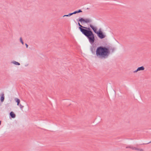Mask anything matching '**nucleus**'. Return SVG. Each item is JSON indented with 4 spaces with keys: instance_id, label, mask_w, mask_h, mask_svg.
<instances>
[{
    "instance_id": "1",
    "label": "nucleus",
    "mask_w": 151,
    "mask_h": 151,
    "mask_svg": "<svg viewBox=\"0 0 151 151\" xmlns=\"http://www.w3.org/2000/svg\"><path fill=\"white\" fill-rule=\"evenodd\" d=\"M110 53L109 46H100L96 49V55L94 57L96 59H104L108 58Z\"/></svg>"
},
{
    "instance_id": "2",
    "label": "nucleus",
    "mask_w": 151,
    "mask_h": 151,
    "mask_svg": "<svg viewBox=\"0 0 151 151\" xmlns=\"http://www.w3.org/2000/svg\"><path fill=\"white\" fill-rule=\"evenodd\" d=\"M83 34L88 39L89 42L91 45L93 44L95 40V36L94 34L90 28H88Z\"/></svg>"
},
{
    "instance_id": "3",
    "label": "nucleus",
    "mask_w": 151,
    "mask_h": 151,
    "mask_svg": "<svg viewBox=\"0 0 151 151\" xmlns=\"http://www.w3.org/2000/svg\"><path fill=\"white\" fill-rule=\"evenodd\" d=\"M78 24L79 26V29L83 34L89 28L82 26L80 24L79 22H78Z\"/></svg>"
},
{
    "instance_id": "4",
    "label": "nucleus",
    "mask_w": 151,
    "mask_h": 151,
    "mask_svg": "<svg viewBox=\"0 0 151 151\" xmlns=\"http://www.w3.org/2000/svg\"><path fill=\"white\" fill-rule=\"evenodd\" d=\"M97 34L98 36L101 39H102L105 37L106 36L104 35L100 29L98 32L96 34Z\"/></svg>"
},
{
    "instance_id": "5",
    "label": "nucleus",
    "mask_w": 151,
    "mask_h": 151,
    "mask_svg": "<svg viewBox=\"0 0 151 151\" xmlns=\"http://www.w3.org/2000/svg\"><path fill=\"white\" fill-rule=\"evenodd\" d=\"M78 22H85L87 23L89 22H91V20L88 19H84L82 18H79V19L78 20Z\"/></svg>"
},
{
    "instance_id": "6",
    "label": "nucleus",
    "mask_w": 151,
    "mask_h": 151,
    "mask_svg": "<svg viewBox=\"0 0 151 151\" xmlns=\"http://www.w3.org/2000/svg\"><path fill=\"white\" fill-rule=\"evenodd\" d=\"M92 45L90 46V50L92 53L95 55H96V49H95V47L93 45V44Z\"/></svg>"
},
{
    "instance_id": "7",
    "label": "nucleus",
    "mask_w": 151,
    "mask_h": 151,
    "mask_svg": "<svg viewBox=\"0 0 151 151\" xmlns=\"http://www.w3.org/2000/svg\"><path fill=\"white\" fill-rule=\"evenodd\" d=\"M89 26L95 33L96 34L98 32V31H97V28L96 27H94L91 24H90Z\"/></svg>"
},
{
    "instance_id": "8",
    "label": "nucleus",
    "mask_w": 151,
    "mask_h": 151,
    "mask_svg": "<svg viewBox=\"0 0 151 151\" xmlns=\"http://www.w3.org/2000/svg\"><path fill=\"white\" fill-rule=\"evenodd\" d=\"M9 115L10 116V117L12 118H15L16 117L15 114L13 111H11L10 112V113L9 114Z\"/></svg>"
},
{
    "instance_id": "9",
    "label": "nucleus",
    "mask_w": 151,
    "mask_h": 151,
    "mask_svg": "<svg viewBox=\"0 0 151 151\" xmlns=\"http://www.w3.org/2000/svg\"><path fill=\"white\" fill-rule=\"evenodd\" d=\"M4 93H2L1 96V102H2L4 101Z\"/></svg>"
},
{
    "instance_id": "10",
    "label": "nucleus",
    "mask_w": 151,
    "mask_h": 151,
    "mask_svg": "<svg viewBox=\"0 0 151 151\" xmlns=\"http://www.w3.org/2000/svg\"><path fill=\"white\" fill-rule=\"evenodd\" d=\"M145 69V68L143 66H142L140 67H138L137 68V70H138V71L144 70Z\"/></svg>"
},
{
    "instance_id": "11",
    "label": "nucleus",
    "mask_w": 151,
    "mask_h": 151,
    "mask_svg": "<svg viewBox=\"0 0 151 151\" xmlns=\"http://www.w3.org/2000/svg\"><path fill=\"white\" fill-rule=\"evenodd\" d=\"M15 100L16 101V102L17 103V106H19L20 101L19 99L17 98H16L15 99Z\"/></svg>"
},
{
    "instance_id": "12",
    "label": "nucleus",
    "mask_w": 151,
    "mask_h": 151,
    "mask_svg": "<svg viewBox=\"0 0 151 151\" xmlns=\"http://www.w3.org/2000/svg\"><path fill=\"white\" fill-rule=\"evenodd\" d=\"M82 12V11L80 9H79L78 10L74 11V12H73V14Z\"/></svg>"
},
{
    "instance_id": "13",
    "label": "nucleus",
    "mask_w": 151,
    "mask_h": 151,
    "mask_svg": "<svg viewBox=\"0 0 151 151\" xmlns=\"http://www.w3.org/2000/svg\"><path fill=\"white\" fill-rule=\"evenodd\" d=\"M73 14V13H69L68 14V15H64L63 17H70L71 15H72Z\"/></svg>"
},
{
    "instance_id": "14",
    "label": "nucleus",
    "mask_w": 151,
    "mask_h": 151,
    "mask_svg": "<svg viewBox=\"0 0 151 151\" xmlns=\"http://www.w3.org/2000/svg\"><path fill=\"white\" fill-rule=\"evenodd\" d=\"M13 63L14 64L17 65H20V64L19 63H18L17 62L15 61H13Z\"/></svg>"
},
{
    "instance_id": "15",
    "label": "nucleus",
    "mask_w": 151,
    "mask_h": 151,
    "mask_svg": "<svg viewBox=\"0 0 151 151\" xmlns=\"http://www.w3.org/2000/svg\"><path fill=\"white\" fill-rule=\"evenodd\" d=\"M136 150H139V151H144V150L143 149H139L137 148H136Z\"/></svg>"
},
{
    "instance_id": "16",
    "label": "nucleus",
    "mask_w": 151,
    "mask_h": 151,
    "mask_svg": "<svg viewBox=\"0 0 151 151\" xmlns=\"http://www.w3.org/2000/svg\"><path fill=\"white\" fill-rule=\"evenodd\" d=\"M20 42L23 45L24 43V42L23 41V40H22V37H21L20 38Z\"/></svg>"
},
{
    "instance_id": "17",
    "label": "nucleus",
    "mask_w": 151,
    "mask_h": 151,
    "mask_svg": "<svg viewBox=\"0 0 151 151\" xmlns=\"http://www.w3.org/2000/svg\"><path fill=\"white\" fill-rule=\"evenodd\" d=\"M110 50H111V52H114L115 50V48H112L111 47V48H110Z\"/></svg>"
},
{
    "instance_id": "18",
    "label": "nucleus",
    "mask_w": 151,
    "mask_h": 151,
    "mask_svg": "<svg viewBox=\"0 0 151 151\" xmlns=\"http://www.w3.org/2000/svg\"><path fill=\"white\" fill-rule=\"evenodd\" d=\"M19 106H20V108L21 109V110H22L23 108L24 107V106L22 105L21 104H19Z\"/></svg>"
},
{
    "instance_id": "19",
    "label": "nucleus",
    "mask_w": 151,
    "mask_h": 151,
    "mask_svg": "<svg viewBox=\"0 0 151 151\" xmlns=\"http://www.w3.org/2000/svg\"><path fill=\"white\" fill-rule=\"evenodd\" d=\"M136 148L135 147H133L132 146V147L131 149L133 150H136Z\"/></svg>"
},
{
    "instance_id": "20",
    "label": "nucleus",
    "mask_w": 151,
    "mask_h": 151,
    "mask_svg": "<svg viewBox=\"0 0 151 151\" xmlns=\"http://www.w3.org/2000/svg\"><path fill=\"white\" fill-rule=\"evenodd\" d=\"M132 147V146H127V147H126V148H130L131 149Z\"/></svg>"
},
{
    "instance_id": "21",
    "label": "nucleus",
    "mask_w": 151,
    "mask_h": 151,
    "mask_svg": "<svg viewBox=\"0 0 151 151\" xmlns=\"http://www.w3.org/2000/svg\"><path fill=\"white\" fill-rule=\"evenodd\" d=\"M138 70H137V69L136 70L134 71H133V73H136L137 72H138Z\"/></svg>"
},
{
    "instance_id": "22",
    "label": "nucleus",
    "mask_w": 151,
    "mask_h": 151,
    "mask_svg": "<svg viewBox=\"0 0 151 151\" xmlns=\"http://www.w3.org/2000/svg\"><path fill=\"white\" fill-rule=\"evenodd\" d=\"M25 45L26 46V48H27L28 46V45L27 43H25Z\"/></svg>"
},
{
    "instance_id": "23",
    "label": "nucleus",
    "mask_w": 151,
    "mask_h": 151,
    "mask_svg": "<svg viewBox=\"0 0 151 151\" xmlns=\"http://www.w3.org/2000/svg\"><path fill=\"white\" fill-rule=\"evenodd\" d=\"M151 143V141L150 142H149L148 143H146V144H148L150 143Z\"/></svg>"
},
{
    "instance_id": "24",
    "label": "nucleus",
    "mask_w": 151,
    "mask_h": 151,
    "mask_svg": "<svg viewBox=\"0 0 151 151\" xmlns=\"http://www.w3.org/2000/svg\"><path fill=\"white\" fill-rule=\"evenodd\" d=\"M1 121H0V125L1 124Z\"/></svg>"
},
{
    "instance_id": "25",
    "label": "nucleus",
    "mask_w": 151,
    "mask_h": 151,
    "mask_svg": "<svg viewBox=\"0 0 151 151\" xmlns=\"http://www.w3.org/2000/svg\"><path fill=\"white\" fill-rule=\"evenodd\" d=\"M87 9H89V8H87Z\"/></svg>"
}]
</instances>
